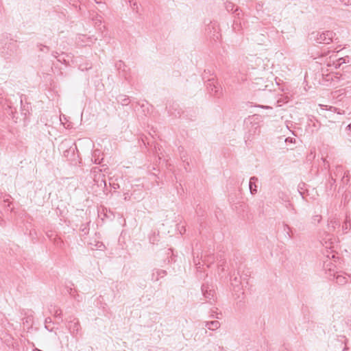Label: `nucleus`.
Here are the masks:
<instances>
[{"label": "nucleus", "instance_id": "obj_11", "mask_svg": "<svg viewBox=\"0 0 351 351\" xmlns=\"http://www.w3.org/2000/svg\"><path fill=\"white\" fill-rule=\"evenodd\" d=\"M166 108L169 115L176 118L180 117L183 113V110L180 107V105L176 102H173L172 104L167 106Z\"/></svg>", "mask_w": 351, "mask_h": 351}, {"label": "nucleus", "instance_id": "obj_45", "mask_svg": "<svg viewBox=\"0 0 351 351\" xmlns=\"http://www.w3.org/2000/svg\"><path fill=\"white\" fill-rule=\"evenodd\" d=\"M45 328H46V329H47V330H49V331H51V330H52V329L49 328V325L45 324Z\"/></svg>", "mask_w": 351, "mask_h": 351}, {"label": "nucleus", "instance_id": "obj_1", "mask_svg": "<svg viewBox=\"0 0 351 351\" xmlns=\"http://www.w3.org/2000/svg\"><path fill=\"white\" fill-rule=\"evenodd\" d=\"M1 54L5 59L14 57L19 49L17 41L10 38L7 34H3L0 40Z\"/></svg>", "mask_w": 351, "mask_h": 351}, {"label": "nucleus", "instance_id": "obj_44", "mask_svg": "<svg viewBox=\"0 0 351 351\" xmlns=\"http://www.w3.org/2000/svg\"><path fill=\"white\" fill-rule=\"evenodd\" d=\"M293 140L295 141L294 138H290V137L286 138V141H289V142H291V143L293 142Z\"/></svg>", "mask_w": 351, "mask_h": 351}, {"label": "nucleus", "instance_id": "obj_22", "mask_svg": "<svg viewBox=\"0 0 351 351\" xmlns=\"http://www.w3.org/2000/svg\"><path fill=\"white\" fill-rule=\"evenodd\" d=\"M212 77H215L214 73H212L210 69H205L202 74V80L204 81V82H207L208 78H211Z\"/></svg>", "mask_w": 351, "mask_h": 351}, {"label": "nucleus", "instance_id": "obj_33", "mask_svg": "<svg viewBox=\"0 0 351 351\" xmlns=\"http://www.w3.org/2000/svg\"><path fill=\"white\" fill-rule=\"evenodd\" d=\"M313 220H314V221H317V223H319V222H320V221L322 220V216H321V215H315V216L313 217Z\"/></svg>", "mask_w": 351, "mask_h": 351}, {"label": "nucleus", "instance_id": "obj_34", "mask_svg": "<svg viewBox=\"0 0 351 351\" xmlns=\"http://www.w3.org/2000/svg\"><path fill=\"white\" fill-rule=\"evenodd\" d=\"M5 96V93H4V90L0 88V103H1V99H3Z\"/></svg>", "mask_w": 351, "mask_h": 351}, {"label": "nucleus", "instance_id": "obj_24", "mask_svg": "<svg viewBox=\"0 0 351 351\" xmlns=\"http://www.w3.org/2000/svg\"><path fill=\"white\" fill-rule=\"evenodd\" d=\"M351 226V219L348 216L346 217V219L342 225V228L343 230H348Z\"/></svg>", "mask_w": 351, "mask_h": 351}, {"label": "nucleus", "instance_id": "obj_18", "mask_svg": "<svg viewBox=\"0 0 351 351\" xmlns=\"http://www.w3.org/2000/svg\"><path fill=\"white\" fill-rule=\"evenodd\" d=\"M337 341L341 344H344V347L342 349V351H348L349 350V348L347 346L348 343V339L344 335H337Z\"/></svg>", "mask_w": 351, "mask_h": 351}, {"label": "nucleus", "instance_id": "obj_5", "mask_svg": "<svg viewBox=\"0 0 351 351\" xmlns=\"http://www.w3.org/2000/svg\"><path fill=\"white\" fill-rule=\"evenodd\" d=\"M202 292L207 302L214 304L217 300L215 287L213 285L204 283L201 287Z\"/></svg>", "mask_w": 351, "mask_h": 351}, {"label": "nucleus", "instance_id": "obj_14", "mask_svg": "<svg viewBox=\"0 0 351 351\" xmlns=\"http://www.w3.org/2000/svg\"><path fill=\"white\" fill-rule=\"evenodd\" d=\"M231 285L234 291H239L243 287V284L245 282L240 278V276H230Z\"/></svg>", "mask_w": 351, "mask_h": 351}, {"label": "nucleus", "instance_id": "obj_10", "mask_svg": "<svg viewBox=\"0 0 351 351\" xmlns=\"http://www.w3.org/2000/svg\"><path fill=\"white\" fill-rule=\"evenodd\" d=\"M237 273L238 276H240V278H242L243 282H245L246 284H248L247 279L248 277H250L251 275V271L245 265L240 263L238 266H237Z\"/></svg>", "mask_w": 351, "mask_h": 351}, {"label": "nucleus", "instance_id": "obj_3", "mask_svg": "<svg viewBox=\"0 0 351 351\" xmlns=\"http://www.w3.org/2000/svg\"><path fill=\"white\" fill-rule=\"evenodd\" d=\"M260 117L257 114L250 116L244 120V126L247 130L245 136V142L251 141V136L255 135L260 132Z\"/></svg>", "mask_w": 351, "mask_h": 351}, {"label": "nucleus", "instance_id": "obj_31", "mask_svg": "<svg viewBox=\"0 0 351 351\" xmlns=\"http://www.w3.org/2000/svg\"><path fill=\"white\" fill-rule=\"evenodd\" d=\"M68 3L75 8H77L78 3H80L82 0H66Z\"/></svg>", "mask_w": 351, "mask_h": 351}, {"label": "nucleus", "instance_id": "obj_4", "mask_svg": "<svg viewBox=\"0 0 351 351\" xmlns=\"http://www.w3.org/2000/svg\"><path fill=\"white\" fill-rule=\"evenodd\" d=\"M335 35V33L330 30L324 32L315 31L308 35V39L311 42L317 44L328 45L332 41Z\"/></svg>", "mask_w": 351, "mask_h": 351}, {"label": "nucleus", "instance_id": "obj_13", "mask_svg": "<svg viewBox=\"0 0 351 351\" xmlns=\"http://www.w3.org/2000/svg\"><path fill=\"white\" fill-rule=\"evenodd\" d=\"M115 67L117 68L119 74L124 77L126 80H128L127 73L129 69L125 65V64L123 61L119 60L115 64Z\"/></svg>", "mask_w": 351, "mask_h": 351}, {"label": "nucleus", "instance_id": "obj_12", "mask_svg": "<svg viewBox=\"0 0 351 351\" xmlns=\"http://www.w3.org/2000/svg\"><path fill=\"white\" fill-rule=\"evenodd\" d=\"M334 170L335 169L330 170L328 180L326 184V189L330 191H334L337 187L336 181L338 177L334 175Z\"/></svg>", "mask_w": 351, "mask_h": 351}, {"label": "nucleus", "instance_id": "obj_16", "mask_svg": "<svg viewBox=\"0 0 351 351\" xmlns=\"http://www.w3.org/2000/svg\"><path fill=\"white\" fill-rule=\"evenodd\" d=\"M167 274L166 270L160 269H154L152 273L151 280L158 281L160 278H164Z\"/></svg>", "mask_w": 351, "mask_h": 351}, {"label": "nucleus", "instance_id": "obj_35", "mask_svg": "<svg viewBox=\"0 0 351 351\" xmlns=\"http://www.w3.org/2000/svg\"><path fill=\"white\" fill-rule=\"evenodd\" d=\"M345 62H346V61H345V59H344V58H339V59L338 60L337 65H338V66H341V64H343V63H345Z\"/></svg>", "mask_w": 351, "mask_h": 351}, {"label": "nucleus", "instance_id": "obj_32", "mask_svg": "<svg viewBox=\"0 0 351 351\" xmlns=\"http://www.w3.org/2000/svg\"><path fill=\"white\" fill-rule=\"evenodd\" d=\"M95 2L99 5L101 8L104 9L106 8L105 3H103L102 0H94Z\"/></svg>", "mask_w": 351, "mask_h": 351}, {"label": "nucleus", "instance_id": "obj_8", "mask_svg": "<svg viewBox=\"0 0 351 351\" xmlns=\"http://www.w3.org/2000/svg\"><path fill=\"white\" fill-rule=\"evenodd\" d=\"M205 84L210 94L219 97L221 86L216 82L215 77L208 78L207 82H206Z\"/></svg>", "mask_w": 351, "mask_h": 351}, {"label": "nucleus", "instance_id": "obj_15", "mask_svg": "<svg viewBox=\"0 0 351 351\" xmlns=\"http://www.w3.org/2000/svg\"><path fill=\"white\" fill-rule=\"evenodd\" d=\"M258 178L256 176H252L250 178L249 181V189L250 194L254 195L257 193L258 191Z\"/></svg>", "mask_w": 351, "mask_h": 351}, {"label": "nucleus", "instance_id": "obj_9", "mask_svg": "<svg viewBox=\"0 0 351 351\" xmlns=\"http://www.w3.org/2000/svg\"><path fill=\"white\" fill-rule=\"evenodd\" d=\"M205 30L210 38L215 40L219 39L218 24L216 21H210L206 26Z\"/></svg>", "mask_w": 351, "mask_h": 351}, {"label": "nucleus", "instance_id": "obj_30", "mask_svg": "<svg viewBox=\"0 0 351 351\" xmlns=\"http://www.w3.org/2000/svg\"><path fill=\"white\" fill-rule=\"evenodd\" d=\"M54 316L56 317V318H58V319H60L61 321L62 322V310L60 308H57L55 312H54Z\"/></svg>", "mask_w": 351, "mask_h": 351}, {"label": "nucleus", "instance_id": "obj_41", "mask_svg": "<svg viewBox=\"0 0 351 351\" xmlns=\"http://www.w3.org/2000/svg\"><path fill=\"white\" fill-rule=\"evenodd\" d=\"M180 157L182 160H186V153H180Z\"/></svg>", "mask_w": 351, "mask_h": 351}, {"label": "nucleus", "instance_id": "obj_39", "mask_svg": "<svg viewBox=\"0 0 351 351\" xmlns=\"http://www.w3.org/2000/svg\"><path fill=\"white\" fill-rule=\"evenodd\" d=\"M111 186H112V187L114 189H119V184L112 183V184H111Z\"/></svg>", "mask_w": 351, "mask_h": 351}, {"label": "nucleus", "instance_id": "obj_6", "mask_svg": "<svg viewBox=\"0 0 351 351\" xmlns=\"http://www.w3.org/2000/svg\"><path fill=\"white\" fill-rule=\"evenodd\" d=\"M334 175L341 180V184L343 187L347 185L350 181V173L348 171H345L342 166H336L334 170Z\"/></svg>", "mask_w": 351, "mask_h": 351}, {"label": "nucleus", "instance_id": "obj_40", "mask_svg": "<svg viewBox=\"0 0 351 351\" xmlns=\"http://www.w3.org/2000/svg\"><path fill=\"white\" fill-rule=\"evenodd\" d=\"M51 317H47L45 319V324L49 325V323H51Z\"/></svg>", "mask_w": 351, "mask_h": 351}, {"label": "nucleus", "instance_id": "obj_46", "mask_svg": "<svg viewBox=\"0 0 351 351\" xmlns=\"http://www.w3.org/2000/svg\"><path fill=\"white\" fill-rule=\"evenodd\" d=\"M262 5L260 3H258L256 5V9L258 10Z\"/></svg>", "mask_w": 351, "mask_h": 351}, {"label": "nucleus", "instance_id": "obj_49", "mask_svg": "<svg viewBox=\"0 0 351 351\" xmlns=\"http://www.w3.org/2000/svg\"><path fill=\"white\" fill-rule=\"evenodd\" d=\"M104 182V186H106V182L105 180L103 181Z\"/></svg>", "mask_w": 351, "mask_h": 351}, {"label": "nucleus", "instance_id": "obj_23", "mask_svg": "<svg viewBox=\"0 0 351 351\" xmlns=\"http://www.w3.org/2000/svg\"><path fill=\"white\" fill-rule=\"evenodd\" d=\"M232 14H234V19H237L238 21H240L241 16H243V12L238 6H236Z\"/></svg>", "mask_w": 351, "mask_h": 351}, {"label": "nucleus", "instance_id": "obj_26", "mask_svg": "<svg viewBox=\"0 0 351 351\" xmlns=\"http://www.w3.org/2000/svg\"><path fill=\"white\" fill-rule=\"evenodd\" d=\"M158 233L154 232L152 235L149 236V242L152 244H156L158 241Z\"/></svg>", "mask_w": 351, "mask_h": 351}, {"label": "nucleus", "instance_id": "obj_29", "mask_svg": "<svg viewBox=\"0 0 351 351\" xmlns=\"http://www.w3.org/2000/svg\"><path fill=\"white\" fill-rule=\"evenodd\" d=\"M97 152H98L97 150H95V151L94 152V154H93V158H94V162H95V164H101V162H102V160H103V158L100 159V158H99V156H98V157H96V156H97Z\"/></svg>", "mask_w": 351, "mask_h": 351}, {"label": "nucleus", "instance_id": "obj_28", "mask_svg": "<svg viewBox=\"0 0 351 351\" xmlns=\"http://www.w3.org/2000/svg\"><path fill=\"white\" fill-rule=\"evenodd\" d=\"M37 47L39 48V50L40 51L47 53L49 51V47H47L46 45H42V44H38L37 45Z\"/></svg>", "mask_w": 351, "mask_h": 351}, {"label": "nucleus", "instance_id": "obj_25", "mask_svg": "<svg viewBox=\"0 0 351 351\" xmlns=\"http://www.w3.org/2000/svg\"><path fill=\"white\" fill-rule=\"evenodd\" d=\"M235 5L232 3V2L227 1L225 3V8L228 12H233L234 10Z\"/></svg>", "mask_w": 351, "mask_h": 351}, {"label": "nucleus", "instance_id": "obj_48", "mask_svg": "<svg viewBox=\"0 0 351 351\" xmlns=\"http://www.w3.org/2000/svg\"><path fill=\"white\" fill-rule=\"evenodd\" d=\"M69 293H70L71 295H72V289H71V288L70 289Z\"/></svg>", "mask_w": 351, "mask_h": 351}, {"label": "nucleus", "instance_id": "obj_17", "mask_svg": "<svg viewBox=\"0 0 351 351\" xmlns=\"http://www.w3.org/2000/svg\"><path fill=\"white\" fill-rule=\"evenodd\" d=\"M204 326L208 328V330H215L218 329L220 327L221 324L219 321L215 320L210 322H204Z\"/></svg>", "mask_w": 351, "mask_h": 351}, {"label": "nucleus", "instance_id": "obj_38", "mask_svg": "<svg viewBox=\"0 0 351 351\" xmlns=\"http://www.w3.org/2000/svg\"><path fill=\"white\" fill-rule=\"evenodd\" d=\"M322 160H323L324 168L328 169L329 167V164L327 162H326L325 159L323 157L322 158Z\"/></svg>", "mask_w": 351, "mask_h": 351}, {"label": "nucleus", "instance_id": "obj_21", "mask_svg": "<svg viewBox=\"0 0 351 351\" xmlns=\"http://www.w3.org/2000/svg\"><path fill=\"white\" fill-rule=\"evenodd\" d=\"M232 31L238 33L241 30V23L237 19H234L233 24L232 25Z\"/></svg>", "mask_w": 351, "mask_h": 351}, {"label": "nucleus", "instance_id": "obj_2", "mask_svg": "<svg viewBox=\"0 0 351 351\" xmlns=\"http://www.w3.org/2000/svg\"><path fill=\"white\" fill-rule=\"evenodd\" d=\"M324 267L326 274L330 280H335L336 283L339 285H344L348 282V278L350 277V275L342 271H335L336 267L330 261L326 264Z\"/></svg>", "mask_w": 351, "mask_h": 351}, {"label": "nucleus", "instance_id": "obj_20", "mask_svg": "<svg viewBox=\"0 0 351 351\" xmlns=\"http://www.w3.org/2000/svg\"><path fill=\"white\" fill-rule=\"evenodd\" d=\"M117 100L123 106H127L130 102V98L128 96L124 95H119L117 97Z\"/></svg>", "mask_w": 351, "mask_h": 351}, {"label": "nucleus", "instance_id": "obj_27", "mask_svg": "<svg viewBox=\"0 0 351 351\" xmlns=\"http://www.w3.org/2000/svg\"><path fill=\"white\" fill-rule=\"evenodd\" d=\"M284 231L289 236V239H291L293 237V236L290 234V232L291 231V228L289 226H288L287 224L284 225Z\"/></svg>", "mask_w": 351, "mask_h": 351}, {"label": "nucleus", "instance_id": "obj_42", "mask_svg": "<svg viewBox=\"0 0 351 351\" xmlns=\"http://www.w3.org/2000/svg\"><path fill=\"white\" fill-rule=\"evenodd\" d=\"M215 312L213 311V313L210 315V317L212 318H217V319H219L220 317L218 316V315H215Z\"/></svg>", "mask_w": 351, "mask_h": 351}, {"label": "nucleus", "instance_id": "obj_47", "mask_svg": "<svg viewBox=\"0 0 351 351\" xmlns=\"http://www.w3.org/2000/svg\"><path fill=\"white\" fill-rule=\"evenodd\" d=\"M298 191L300 193V195H302V198H304V195H303L302 192L300 189H298Z\"/></svg>", "mask_w": 351, "mask_h": 351}, {"label": "nucleus", "instance_id": "obj_43", "mask_svg": "<svg viewBox=\"0 0 351 351\" xmlns=\"http://www.w3.org/2000/svg\"><path fill=\"white\" fill-rule=\"evenodd\" d=\"M124 196H125V197H124V199H125V200H129V199H130V197L129 196V195H128V193H125V194H124Z\"/></svg>", "mask_w": 351, "mask_h": 351}, {"label": "nucleus", "instance_id": "obj_7", "mask_svg": "<svg viewBox=\"0 0 351 351\" xmlns=\"http://www.w3.org/2000/svg\"><path fill=\"white\" fill-rule=\"evenodd\" d=\"M69 320L67 322L66 328L69 330L70 333L73 337H77L81 329V326L77 318L73 316L69 317Z\"/></svg>", "mask_w": 351, "mask_h": 351}, {"label": "nucleus", "instance_id": "obj_37", "mask_svg": "<svg viewBox=\"0 0 351 351\" xmlns=\"http://www.w3.org/2000/svg\"><path fill=\"white\" fill-rule=\"evenodd\" d=\"M346 131L348 135H351V123L346 127Z\"/></svg>", "mask_w": 351, "mask_h": 351}, {"label": "nucleus", "instance_id": "obj_36", "mask_svg": "<svg viewBox=\"0 0 351 351\" xmlns=\"http://www.w3.org/2000/svg\"><path fill=\"white\" fill-rule=\"evenodd\" d=\"M183 162L184 163V169H185V170L188 171V167H189V162L186 161V160H184Z\"/></svg>", "mask_w": 351, "mask_h": 351}, {"label": "nucleus", "instance_id": "obj_19", "mask_svg": "<svg viewBox=\"0 0 351 351\" xmlns=\"http://www.w3.org/2000/svg\"><path fill=\"white\" fill-rule=\"evenodd\" d=\"M340 226V223L337 219H331L328 223V231H334L337 227Z\"/></svg>", "mask_w": 351, "mask_h": 351}]
</instances>
